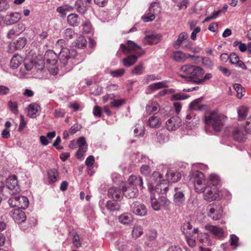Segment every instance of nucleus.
Instances as JSON below:
<instances>
[{
    "label": "nucleus",
    "instance_id": "obj_1",
    "mask_svg": "<svg viewBox=\"0 0 251 251\" xmlns=\"http://www.w3.org/2000/svg\"><path fill=\"white\" fill-rule=\"evenodd\" d=\"M226 117L216 111H211L205 114L204 121L208 127H211L216 132L220 131L224 126Z\"/></svg>",
    "mask_w": 251,
    "mask_h": 251
},
{
    "label": "nucleus",
    "instance_id": "obj_2",
    "mask_svg": "<svg viewBox=\"0 0 251 251\" xmlns=\"http://www.w3.org/2000/svg\"><path fill=\"white\" fill-rule=\"evenodd\" d=\"M181 71L187 75L180 74L179 76L185 79L187 82L195 83V80H191L190 77H197L201 76L204 73V71L201 67L191 65H185L181 67Z\"/></svg>",
    "mask_w": 251,
    "mask_h": 251
},
{
    "label": "nucleus",
    "instance_id": "obj_3",
    "mask_svg": "<svg viewBox=\"0 0 251 251\" xmlns=\"http://www.w3.org/2000/svg\"><path fill=\"white\" fill-rule=\"evenodd\" d=\"M190 180L194 183L195 189L197 192L204 188L203 185L205 182L204 175L200 171H195L189 176Z\"/></svg>",
    "mask_w": 251,
    "mask_h": 251
},
{
    "label": "nucleus",
    "instance_id": "obj_4",
    "mask_svg": "<svg viewBox=\"0 0 251 251\" xmlns=\"http://www.w3.org/2000/svg\"><path fill=\"white\" fill-rule=\"evenodd\" d=\"M199 192L203 193V198L207 201H212L216 200L219 196V191L215 186L204 187V188Z\"/></svg>",
    "mask_w": 251,
    "mask_h": 251
},
{
    "label": "nucleus",
    "instance_id": "obj_5",
    "mask_svg": "<svg viewBox=\"0 0 251 251\" xmlns=\"http://www.w3.org/2000/svg\"><path fill=\"white\" fill-rule=\"evenodd\" d=\"M122 188V195L128 199L134 198L137 197L138 190L137 188L130 184L126 182L125 183L121 184Z\"/></svg>",
    "mask_w": 251,
    "mask_h": 251
},
{
    "label": "nucleus",
    "instance_id": "obj_6",
    "mask_svg": "<svg viewBox=\"0 0 251 251\" xmlns=\"http://www.w3.org/2000/svg\"><path fill=\"white\" fill-rule=\"evenodd\" d=\"M6 187L9 190V193L11 195L20 192L21 190L16 176L13 175L8 177L6 182Z\"/></svg>",
    "mask_w": 251,
    "mask_h": 251
},
{
    "label": "nucleus",
    "instance_id": "obj_7",
    "mask_svg": "<svg viewBox=\"0 0 251 251\" xmlns=\"http://www.w3.org/2000/svg\"><path fill=\"white\" fill-rule=\"evenodd\" d=\"M149 13L148 14V15H144L142 17V19L145 22H151L154 20L155 18V14H156L157 13L160 11L159 3L156 2H152L149 8Z\"/></svg>",
    "mask_w": 251,
    "mask_h": 251
},
{
    "label": "nucleus",
    "instance_id": "obj_8",
    "mask_svg": "<svg viewBox=\"0 0 251 251\" xmlns=\"http://www.w3.org/2000/svg\"><path fill=\"white\" fill-rule=\"evenodd\" d=\"M206 210L208 211V216L213 220H218L222 217L223 209L220 205L212 203L207 206Z\"/></svg>",
    "mask_w": 251,
    "mask_h": 251
},
{
    "label": "nucleus",
    "instance_id": "obj_9",
    "mask_svg": "<svg viewBox=\"0 0 251 251\" xmlns=\"http://www.w3.org/2000/svg\"><path fill=\"white\" fill-rule=\"evenodd\" d=\"M131 211L136 215L140 216H146L148 209L146 206L139 201H134L130 205Z\"/></svg>",
    "mask_w": 251,
    "mask_h": 251
},
{
    "label": "nucleus",
    "instance_id": "obj_10",
    "mask_svg": "<svg viewBox=\"0 0 251 251\" xmlns=\"http://www.w3.org/2000/svg\"><path fill=\"white\" fill-rule=\"evenodd\" d=\"M166 125L168 130H175L181 126V119L178 116H173L167 121Z\"/></svg>",
    "mask_w": 251,
    "mask_h": 251
},
{
    "label": "nucleus",
    "instance_id": "obj_11",
    "mask_svg": "<svg viewBox=\"0 0 251 251\" xmlns=\"http://www.w3.org/2000/svg\"><path fill=\"white\" fill-rule=\"evenodd\" d=\"M183 190L181 187H175L174 189V201L177 205L184 203L185 200Z\"/></svg>",
    "mask_w": 251,
    "mask_h": 251
},
{
    "label": "nucleus",
    "instance_id": "obj_12",
    "mask_svg": "<svg viewBox=\"0 0 251 251\" xmlns=\"http://www.w3.org/2000/svg\"><path fill=\"white\" fill-rule=\"evenodd\" d=\"M127 45L128 46L129 53L133 52L138 56H141L145 53V51L141 47L132 41L128 40Z\"/></svg>",
    "mask_w": 251,
    "mask_h": 251
},
{
    "label": "nucleus",
    "instance_id": "obj_13",
    "mask_svg": "<svg viewBox=\"0 0 251 251\" xmlns=\"http://www.w3.org/2000/svg\"><path fill=\"white\" fill-rule=\"evenodd\" d=\"M206 230L210 231L215 237L221 239L224 237V231L223 229L217 226L206 225L205 226Z\"/></svg>",
    "mask_w": 251,
    "mask_h": 251
},
{
    "label": "nucleus",
    "instance_id": "obj_14",
    "mask_svg": "<svg viewBox=\"0 0 251 251\" xmlns=\"http://www.w3.org/2000/svg\"><path fill=\"white\" fill-rule=\"evenodd\" d=\"M232 135L233 139L238 142H244L247 139L246 134L239 127H235L233 129Z\"/></svg>",
    "mask_w": 251,
    "mask_h": 251
},
{
    "label": "nucleus",
    "instance_id": "obj_15",
    "mask_svg": "<svg viewBox=\"0 0 251 251\" xmlns=\"http://www.w3.org/2000/svg\"><path fill=\"white\" fill-rule=\"evenodd\" d=\"M44 59L47 64L54 66L57 63L58 56L53 50H48L44 55Z\"/></svg>",
    "mask_w": 251,
    "mask_h": 251
},
{
    "label": "nucleus",
    "instance_id": "obj_16",
    "mask_svg": "<svg viewBox=\"0 0 251 251\" xmlns=\"http://www.w3.org/2000/svg\"><path fill=\"white\" fill-rule=\"evenodd\" d=\"M122 188H116L115 187H112L110 188L108 190V196L109 197H111L116 200H119L121 198H123V195H122Z\"/></svg>",
    "mask_w": 251,
    "mask_h": 251
},
{
    "label": "nucleus",
    "instance_id": "obj_17",
    "mask_svg": "<svg viewBox=\"0 0 251 251\" xmlns=\"http://www.w3.org/2000/svg\"><path fill=\"white\" fill-rule=\"evenodd\" d=\"M21 18V14L20 13H12L5 17L4 21L7 25H12L18 22Z\"/></svg>",
    "mask_w": 251,
    "mask_h": 251
},
{
    "label": "nucleus",
    "instance_id": "obj_18",
    "mask_svg": "<svg viewBox=\"0 0 251 251\" xmlns=\"http://www.w3.org/2000/svg\"><path fill=\"white\" fill-rule=\"evenodd\" d=\"M162 39V36L160 34H151L147 35L144 39L145 44L154 45L158 43Z\"/></svg>",
    "mask_w": 251,
    "mask_h": 251
},
{
    "label": "nucleus",
    "instance_id": "obj_19",
    "mask_svg": "<svg viewBox=\"0 0 251 251\" xmlns=\"http://www.w3.org/2000/svg\"><path fill=\"white\" fill-rule=\"evenodd\" d=\"M68 24L72 26H77L80 23V19L75 13H71L67 17Z\"/></svg>",
    "mask_w": 251,
    "mask_h": 251
},
{
    "label": "nucleus",
    "instance_id": "obj_20",
    "mask_svg": "<svg viewBox=\"0 0 251 251\" xmlns=\"http://www.w3.org/2000/svg\"><path fill=\"white\" fill-rule=\"evenodd\" d=\"M127 182L136 188H137V186H140L142 188H143V179L140 176H131L128 178Z\"/></svg>",
    "mask_w": 251,
    "mask_h": 251
},
{
    "label": "nucleus",
    "instance_id": "obj_21",
    "mask_svg": "<svg viewBox=\"0 0 251 251\" xmlns=\"http://www.w3.org/2000/svg\"><path fill=\"white\" fill-rule=\"evenodd\" d=\"M168 190V184L165 180L156 184L154 191L158 194H166Z\"/></svg>",
    "mask_w": 251,
    "mask_h": 251
},
{
    "label": "nucleus",
    "instance_id": "obj_22",
    "mask_svg": "<svg viewBox=\"0 0 251 251\" xmlns=\"http://www.w3.org/2000/svg\"><path fill=\"white\" fill-rule=\"evenodd\" d=\"M41 107L39 105L34 103L30 104L28 108V115L32 118H35L37 117L36 113L40 111Z\"/></svg>",
    "mask_w": 251,
    "mask_h": 251
},
{
    "label": "nucleus",
    "instance_id": "obj_23",
    "mask_svg": "<svg viewBox=\"0 0 251 251\" xmlns=\"http://www.w3.org/2000/svg\"><path fill=\"white\" fill-rule=\"evenodd\" d=\"M166 176L167 179L171 182H176L181 178V175L180 173L177 172H174L171 171L168 172L166 174Z\"/></svg>",
    "mask_w": 251,
    "mask_h": 251
},
{
    "label": "nucleus",
    "instance_id": "obj_24",
    "mask_svg": "<svg viewBox=\"0 0 251 251\" xmlns=\"http://www.w3.org/2000/svg\"><path fill=\"white\" fill-rule=\"evenodd\" d=\"M12 217L15 221L18 224L25 222L26 219L25 213L19 210H15Z\"/></svg>",
    "mask_w": 251,
    "mask_h": 251
},
{
    "label": "nucleus",
    "instance_id": "obj_25",
    "mask_svg": "<svg viewBox=\"0 0 251 251\" xmlns=\"http://www.w3.org/2000/svg\"><path fill=\"white\" fill-rule=\"evenodd\" d=\"M106 208L111 212L119 211L121 206L115 200H109L106 204Z\"/></svg>",
    "mask_w": 251,
    "mask_h": 251
},
{
    "label": "nucleus",
    "instance_id": "obj_26",
    "mask_svg": "<svg viewBox=\"0 0 251 251\" xmlns=\"http://www.w3.org/2000/svg\"><path fill=\"white\" fill-rule=\"evenodd\" d=\"M18 202L17 203L18 208L25 209L28 206L29 201L25 196L18 195Z\"/></svg>",
    "mask_w": 251,
    "mask_h": 251
},
{
    "label": "nucleus",
    "instance_id": "obj_27",
    "mask_svg": "<svg viewBox=\"0 0 251 251\" xmlns=\"http://www.w3.org/2000/svg\"><path fill=\"white\" fill-rule=\"evenodd\" d=\"M48 178L50 183H55L59 178L58 171L55 169H51L48 172Z\"/></svg>",
    "mask_w": 251,
    "mask_h": 251
},
{
    "label": "nucleus",
    "instance_id": "obj_28",
    "mask_svg": "<svg viewBox=\"0 0 251 251\" xmlns=\"http://www.w3.org/2000/svg\"><path fill=\"white\" fill-rule=\"evenodd\" d=\"M73 46L80 49L85 48L87 46V41L84 36H80L73 43Z\"/></svg>",
    "mask_w": 251,
    "mask_h": 251
},
{
    "label": "nucleus",
    "instance_id": "obj_29",
    "mask_svg": "<svg viewBox=\"0 0 251 251\" xmlns=\"http://www.w3.org/2000/svg\"><path fill=\"white\" fill-rule=\"evenodd\" d=\"M167 81H162L151 84L148 86V89L151 91H154L156 90L168 87Z\"/></svg>",
    "mask_w": 251,
    "mask_h": 251
},
{
    "label": "nucleus",
    "instance_id": "obj_30",
    "mask_svg": "<svg viewBox=\"0 0 251 251\" xmlns=\"http://www.w3.org/2000/svg\"><path fill=\"white\" fill-rule=\"evenodd\" d=\"M139 57L136 54L128 55L123 60V64L126 67H130L137 61Z\"/></svg>",
    "mask_w": 251,
    "mask_h": 251
},
{
    "label": "nucleus",
    "instance_id": "obj_31",
    "mask_svg": "<svg viewBox=\"0 0 251 251\" xmlns=\"http://www.w3.org/2000/svg\"><path fill=\"white\" fill-rule=\"evenodd\" d=\"M161 124L160 119L157 116H151L148 120L149 126L152 128H158Z\"/></svg>",
    "mask_w": 251,
    "mask_h": 251
},
{
    "label": "nucleus",
    "instance_id": "obj_32",
    "mask_svg": "<svg viewBox=\"0 0 251 251\" xmlns=\"http://www.w3.org/2000/svg\"><path fill=\"white\" fill-rule=\"evenodd\" d=\"M119 221L123 224H129L132 221V215L128 213H124L119 217Z\"/></svg>",
    "mask_w": 251,
    "mask_h": 251
},
{
    "label": "nucleus",
    "instance_id": "obj_33",
    "mask_svg": "<svg viewBox=\"0 0 251 251\" xmlns=\"http://www.w3.org/2000/svg\"><path fill=\"white\" fill-rule=\"evenodd\" d=\"M75 8L77 12L81 14H84L87 10V8L80 0L75 1Z\"/></svg>",
    "mask_w": 251,
    "mask_h": 251
},
{
    "label": "nucleus",
    "instance_id": "obj_34",
    "mask_svg": "<svg viewBox=\"0 0 251 251\" xmlns=\"http://www.w3.org/2000/svg\"><path fill=\"white\" fill-rule=\"evenodd\" d=\"M173 59L177 62H183L187 58V54L184 53L181 51H177L173 53Z\"/></svg>",
    "mask_w": 251,
    "mask_h": 251
},
{
    "label": "nucleus",
    "instance_id": "obj_35",
    "mask_svg": "<svg viewBox=\"0 0 251 251\" xmlns=\"http://www.w3.org/2000/svg\"><path fill=\"white\" fill-rule=\"evenodd\" d=\"M159 108V104L156 102H152L148 104L146 107V109L149 114L156 113Z\"/></svg>",
    "mask_w": 251,
    "mask_h": 251
},
{
    "label": "nucleus",
    "instance_id": "obj_36",
    "mask_svg": "<svg viewBox=\"0 0 251 251\" xmlns=\"http://www.w3.org/2000/svg\"><path fill=\"white\" fill-rule=\"evenodd\" d=\"M23 61L22 58L19 55H14L11 59L10 66L13 69L17 68Z\"/></svg>",
    "mask_w": 251,
    "mask_h": 251
},
{
    "label": "nucleus",
    "instance_id": "obj_37",
    "mask_svg": "<svg viewBox=\"0 0 251 251\" xmlns=\"http://www.w3.org/2000/svg\"><path fill=\"white\" fill-rule=\"evenodd\" d=\"M201 101V100L200 99H198L193 100L190 103L189 106V108L191 110H201L204 105L200 104Z\"/></svg>",
    "mask_w": 251,
    "mask_h": 251
},
{
    "label": "nucleus",
    "instance_id": "obj_38",
    "mask_svg": "<svg viewBox=\"0 0 251 251\" xmlns=\"http://www.w3.org/2000/svg\"><path fill=\"white\" fill-rule=\"evenodd\" d=\"M248 109L245 106H241L238 109V121H242L247 116Z\"/></svg>",
    "mask_w": 251,
    "mask_h": 251
},
{
    "label": "nucleus",
    "instance_id": "obj_39",
    "mask_svg": "<svg viewBox=\"0 0 251 251\" xmlns=\"http://www.w3.org/2000/svg\"><path fill=\"white\" fill-rule=\"evenodd\" d=\"M151 202L152 208L156 211H158L160 210V205H159V198L158 200H157L155 197L154 194H152L151 196Z\"/></svg>",
    "mask_w": 251,
    "mask_h": 251
},
{
    "label": "nucleus",
    "instance_id": "obj_40",
    "mask_svg": "<svg viewBox=\"0 0 251 251\" xmlns=\"http://www.w3.org/2000/svg\"><path fill=\"white\" fill-rule=\"evenodd\" d=\"M143 233V229L140 226H135L132 229V235L133 238H137Z\"/></svg>",
    "mask_w": 251,
    "mask_h": 251
},
{
    "label": "nucleus",
    "instance_id": "obj_41",
    "mask_svg": "<svg viewBox=\"0 0 251 251\" xmlns=\"http://www.w3.org/2000/svg\"><path fill=\"white\" fill-rule=\"evenodd\" d=\"M26 44V39L25 38H19L14 43L15 48L17 50L23 49Z\"/></svg>",
    "mask_w": 251,
    "mask_h": 251
},
{
    "label": "nucleus",
    "instance_id": "obj_42",
    "mask_svg": "<svg viewBox=\"0 0 251 251\" xmlns=\"http://www.w3.org/2000/svg\"><path fill=\"white\" fill-rule=\"evenodd\" d=\"M200 77H193L191 78L190 77L189 79L193 80H195V83L196 84H202L205 80L209 79L211 78H212V75L210 73H207L205 75L204 77L202 79H200Z\"/></svg>",
    "mask_w": 251,
    "mask_h": 251
},
{
    "label": "nucleus",
    "instance_id": "obj_43",
    "mask_svg": "<svg viewBox=\"0 0 251 251\" xmlns=\"http://www.w3.org/2000/svg\"><path fill=\"white\" fill-rule=\"evenodd\" d=\"M160 78L155 74L147 75L143 79L142 82L144 84H148L150 81L159 80Z\"/></svg>",
    "mask_w": 251,
    "mask_h": 251
},
{
    "label": "nucleus",
    "instance_id": "obj_44",
    "mask_svg": "<svg viewBox=\"0 0 251 251\" xmlns=\"http://www.w3.org/2000/svg\"><path fill=\"white\" fill-rule=\"evenodd\" d=\"M234 89L236 91V96L238 99H241L244 96V88L240 84H235L234 85Z\"/></svg>",
    "mask_w": 251,
    "mask_h": 251
},
{
    "label": "nucleus",
    "instance_id": "obj_45",
    "mask_svg": "<svg viewBox=\"0 0 251 251\" xmlns=\"http://www.w3.org/2000/svg\"><path fill=\"white\" fill-rule=\"evenodd\" d=\"M170 203V201L167 199L166 197L161 196L159 197V205L160 208L161 207H164L165 209H167Z\"/></svg>",
    "mask_w": 251,
    "mask_h": 251
},
{
    "label": "nucleus",
    "instance_id": "obj_46",
    "mask_svg": "<svg viewBox=\"0 0 251 251\" xmlns=\"http://www.w3.org/2000/svg\"><path fill=\"white\" fill-rule=\"evenodd\" d=\"M151 181H154V182L157 183L160 182L162 180H164L163 179H162V175L158 172H154L151 176Z\"/></svg>",
    "mask_w": 251,
    "mask_h": 251
},
{
    "label": "nucleus",
    "instance_id": "obj_47",
    "mask_svg": "<svg viewBox=\"0 0 251 251\" xmlns=\"http://www.w3.org/2000/svg\"><path fill=\"white\" fill-rule=\"evenodd\" d=\"M8 106L12 112L15 114H18L19 111L18 110V104L17 102H13L10 100L8 102Z\"/></svg>",
    "mask_w": 251,
    "mask_h": 251
},
{
    "label": "nucleus",
    "instance_id": "obj_48",
    "mask_svg": "<svg viewBox=\"0 0 251 251\" xmlns=\"http://www.w3.org/2000/svg\"><path fill=\"white\" fill-rule=\"evenodd\" d=\"M12 197L10 198L8 201L9 205L11 207H18V205L17 203L18 202V195L17 193H15L13 195H11Z\"/></svg>",
    "mask_w": 251,
    "mask_h": 251
},
{
    "label": "nucleus",
    "instance_id": "obj_49",
    "mask_svg": "<svg viewBox=\"0 0 251 251\" xmlns=\"http://www.w3.org/2000/svg\"><path fill=\"white\" fill-rule=\"evenodd\" d=\"M143 63L140 62L134 69L132 70L131 73L133 74L140 75L143 73Z\"/></svg>",
    "mask_w": 251,
    "mask_h": 251
},
{
    "label": "nucleus",
    "instance_id": "obj_50",
    "mask_svg": "<svg viewBox=\"0 0 251 251\" xmlns=\"http://www.w3.org/2000/svg\"><path fill=\"white\" fill-rule=\"evenodd\" d=\"M192 229V226L190 224V223L187 222L183 225L181 227V231L185 234H191V230Z\"/></svg>",
    "mask_w": 251,
    "mask_h": 251
},
{
    "label": "nucleus",
    "instance_id": "obj_51",
    "mask_svg": "<svg viewBox=\"0 0 251 251\" xmlns=\"http://www.w3.org/2000/svg\"><path fill=\"white\" fill-rule=\"evenodd\" d=\"M209 179L211 181L212 186L216 187V185H218L220 181V179L219 176L215 174H211L209 176Z\"/></svg>",
    "mask_w": 251,
    "mask_h": 251
},
{
    "label": "nucleus",
    "instance_id": "obj_52",
    "mask_svg": "<svg viewBox=\"0 0 251 251\" xmlns=\"http://www.w3.org/2000/svg\"><path fill=\"white\" fill-rule=\"evenodd\" d=\"M102 92V87L98 85H95L90 89V92L95 96L100 95Z\"/></svg>",
    "mask_w": 251,
    "mask_h": 251
},
{
    "label": "nucleus",
    "instance_id": "obj_53",
    "mask_svg": "<svg viewBox=\"0 0 251 251\" xmlns=\"http://www.w3.org/2000/svg\"><path fill=\"white\" fill-rule=\"evenodd\" d=\"M20 32L21 31L18 30V27L15 26L8 31L7 37L9 39L12 38L14 36L18 35Z\"/></svg>",
    "mask_w": 251,
    "mask_h": 251
},
{
    "label": "nucleus",
    "instance_id": "obj_54",
    "mask_svg": "<svg viewBox=\"0 0 251 251\" xmlns=\"http://www.w3.org/2000/svg\"><path fill=\"white\" fill-rule=\"evenodd\" d=\"M229 62L231 64L235 65L240 60L239 56L235 52H232L229 55Z\"/></svg>",
    "mask_w": 251,
    "mask_h": 251
},
{
    "label": "nucleus",
    "instance_id": "obj_55",
    "mask_svg": "<svg viewBox=\"0 0 251 251\" xmlns=\"http://www.w3.org/2000/svg\"><path fill=\"white\" fill-rule=\"evenodd\" d=\"M202 63L206 67L211 68L213 66V62L207 57L201 58Z\"/></svg>",
    "mask_w": 251,
    "mask_h": 251
},
{
    "label": "nucleus",
    "instance_id": "obj_56",
    "mask_svg": "<svg viewBox=\"0 0 251 251\" xmlns=\"http://www.w3.org/2000/svg\"><path fill=\"white\" fill-rule=\"evenodd\" d=\"M140 172L142 174L148 176L150 175L151 169L150 167L148 165H143L140 168Z\"/></svg>",
    "mask_w": 251,
    "mask_h": 251
},
{
    "label": "nucleus",
    "instance_id": "obj_57",
    "mask_svg": "<svg viewBox=\"0 0 251 251\" xmlns=\"http://www.w3.org/2000/svg\"><path fill=\"white\" fill-rule=\"evenodd\" d=\"M87 147H80L76 153V156L78 159H81L85 152L86 151Z\"/></svg>",
    "mask_w": 251,
    "mask_h": 251
},
{
    "label": "nucleus",
    "instance_id": "obj_58",
    "mask_svg": "<svg viewBox=\"0 0 251 251\" xmlns=\"http://www.w3.org/2000/svg\"><path fill=\"white\" fill-rule=\"evenodd\" d=\"M125 69H120L110 72V74L113 76L118 77L122 76L125 73Z\"/></svg>",
    "mask_w": 251,
    "mask_h": 251
},
{
    "label": "nucleus",
    "instance_id": "obj_59",
    "mask_svg": "<svg viewBox=\"0 0 251 251\" xmlns=\"http://www.w3.org/2000/svg\"><path fill=\"white\" fill-rule=\"evenodd\" d=\"M73 243L77 248H78L81 246V244L79 241V236L78 234L75 233L73 235Z\"/></svg>",
    "mask_w": 251,
    "mask_h": 251
},
{
    "label": "nucleus",
    "instance_id": "obj_60",
    "mask_svg": "<svg viewBox=\"0 0 251 251\" xmlns=\"http://www.w3.org/2000/svg\"><path fill=\"white\" fill-rule=\"evenodd\" d=\"M63 56L65 57H70V50L66 48H64L61 49L58 57H63Z\"/></svg>",
    "mask_w": 251,
    "mask_h": 251
},
{
    "label": "nucleus",
    "instance_id": "obj_61",
    "mask_svg": "<svg viewBox=\"0 0 251 251\" xmlns=\"http://www.w3.org/2000/svg\"><path fill=\"white\" fill-rule=\"evenodd\" d=\"M75 32L72 28H67L64 31V35L66 39H69L72 38Z\"/></svg>",
    "mask_w": 251,
    "mask_h": 251
},
{
    "label": "nucleus",
    "instance_id": "obj_62",
    "mask_svg": "<svg viewBox=\"0 0 251 251\" xmlns=\"http://www.w3.org/2000/svg\"><path fill=\"white\" fill-rule=\"evenodd\" d=\"M7 0H0V11H5L8 9L9 5Z\"/></svg>",
    "mask_w": 251,
    "mask_h": 251
},
{
    "label": "nucleus",
    "instance_id": "obj_63",
    "mask_svg": "<svg viewBox=\"0 0 251 251\" xmlns=\"http://www.w3.org/2000/svg\"><path fill=\"white\" fill-rule=\"evenodd\" d=\"M81 128L82 127L80 125L75 124L70 128L69 131L71 134H74L78 131H79Z\"/></svg>",
    "mask_w": 251,
    "mask_h": 251
},
{
    "label": "nucleus",
    "instance_id": "obj_64",
    "mask_svg": "<svg viewBox=\"0 0 251 251\" xmlns=\"http://www.w3.org/2000/svg\"><path fill=\"white\" fill-rule=\"evenodd\" d=\"M245 129L247 134H251V116L246 121Z\"/></svg>",
    "mask_w": 251,
    "mask_h": 251
}]
</instances>
